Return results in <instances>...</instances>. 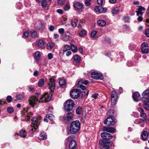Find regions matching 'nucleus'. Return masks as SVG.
<instances>
[{"label": "nucleus", "mask_w": 149, "mask_h": 149, "mask_svg": "<svg viewBox=\"0 0 149 149\" xmlns=\"http://www.w3.org/2000/svg\"><path fill=\"white\" fill-rule=\"evenodd\" d=\"M19 135L22 137L25 138L26 136V132L25 130H21L19 132Z\"/></svg>", "instance_id": "24"}, {"label": "nucleus", "mask_w": 149, "mask_h": 149, "mask_svg": "<svg viewBox=\"0 0 149 149\" xmlns=\"http://www.w3.org/2000/svg\"><path fill=\"white\" fill-rule=\"evenodd\" d=\"M51 94L45 93L42 96L40 99L41 100H43L42 101H40L39 102H46L49 101L51 99Z\"/></svg>", "instance_id": "8"}, {"label": "nucleus", "mask_w": 149, "mask_h": 149, "mask_svg": "<svg viewBox=\"0 0 149 149\" xmlns=\"http://www.w3.org/2000/svg\"><path fill=\"white\" fill-rule=\"evenodd\" d=\"M119 11V9L118 8H115L112 10V14H116Z\"/></svg>", "instance_id": "41"}, {"label": "nucleus", "mask_w": 149, "mask_h": 149, "mask_svg": "<svg viewBox=\"0 0 149 149\" xmlns=\"http://www.w3.org/2000/svg\"><path fill=\"white\" fill-rule=\"evenodd\" d=\"M38 101L37 98L35 96H31L29 98V104L32 107H33L35 104H36Z\"/></svg>", "instance_id": "9"}, {"label": "nucleus", "mask_w": 149, "mask_h": 149, "mask_svg": "<svg viewBox=\"0 0 149 149\" xmlns=\"http://www.w3.org/2000/svg\"><path fill=\"white\" fill-rule=\"evenodd\" d=\"M97 23L98 24L101 26H104L106 24V22L102 19L99 20L97 21Z\"/></svg>", "instance_id": "25"}, {"label": "nucleus", "mask_w": 149, "mask_h": 149, "mask_svg": "<svg viewBox=\"0 0 149 149\" xmlns=\"http://www.w3.org/2000/svg\"><path fill=\"white\" fill-rule=\"evenodd\" d=\"M101 136L102 138L106 139H111L112 138V136L110 134L106 132H102L101 133Z\"/></svg>", "instance_id": "14"}, {"label": "nucleus", "mask_w": 149, "mask_h": 149, "mask_svg": "<svg viewBox=\"0 0 149 149\" xmlns=\"http://www.w3.org/2000/svg\"><path fill=\"white\" fill-rule=\"evenodd\" d=\"M80 124L78 120L73 121L71 123L70 129V132L72 134H75L80 129Z\"/></svg>", "instance_id": "1"}, {"label": "nucleus", "mask_w": 149, "mask_h": 149, "mask_svg": "<svg viewBox=\"0 0 149 149\" xmlns=\"http://www.w3.org/2000/svg\"><path fill=\"white\" fill-rule=\"evenodd\" d=\"M111 98H118L117 93L115 91H112L111 94Z\"/></svg>", "instance_id": "30"}, {"label": "nucleus", "mask_w": 149, "mask_h": 149, "mask_svg": "<svg viewBox=\"0 0 149 149\" xmlns=\"http://www.w3.org/2000/svg\"><path fill=\"white\" fill-rule=\"evenodd\" d=\"M77 20L76 19H74V20L72 21L71 22V24L72 26L74 28L76 27L77 26Z\"/></svg>", "instance_id": "34"}, {"label": "nucleus", "mask_w": 149, "mask_h": 149, "mask_svg": "<svg viewBox=\"0 0 149 149\" xmlns=\"http://www.w3.org/2000/svg\"><path fill=\"white\" fill-rule=\"evenodd\" d=\"M34 59L36 61H38L40 59V54L39 51H36L35 53V55L34 56Z\"/></svg>", "instance_id": "21"}, {"label": "nucleus", "mask_w": 149, "mask_h": 149, "mask_svg": "<svg viewBox=\"0 0 149 149\" xmlns=\"http://www.w3.org/2000/svg\"><path fill=\"white\" fill-rule=\"evenodd\" d=\"M27 109H24L22 111V115H26V118H25V120L26 121L29 120L30 119V118L32 116V113L31 112H30V113H26V114L25 113L27 112Z\"/></svg>", "instance_id": "11"}, {"label": "nucleus", "mask_w": 149, "mask_h": 149, "mask_svg": "<svg viewBox=\"0 0 149 149\" xmlns=\"http://www.w3.org/2000/svg\"><path fill=\"white\" fill-rule=\"evenodd\" d=\"M73 135L68 136L65 140L66 142L70 141L69 145V149H77V143L76 141L73 140Z\"/></svg>", "instance_id": "3"}, {"label": "nucleus", "mask_w": 149, "mask_h": 149, "mask_svg": "<svg viewBox=\"0 0 149 149\" xmlns=\"http://www.w3.org/2000/svg\"><path fill=\"white\" fill-rule=\"evenodd\" d=\"M132 97L134 100L136 101H138L140 99V95L138 92L134 93L132 95Z\"/></svg>", "instance_id": "19"}, {"label": "nucleus", "mask_w": 149, "mask_h": 149, "mask_svg": "<svg viewBox=\"0 0 149 149\" xmlns=\"http://www.w3.org/2000/svg\"><path fill=\"white\" fill-rule=\"evenodd\" d=\"M113 113V110H110L108 113V115L109 116H112Z\"/></svg>", "instance_id": "58"}, {"label": "nucleus", "mask_w": 149, "mask_h": 149, "mask_svg": "<svg viewBox=\"0 0 149 149\" xmlns=\"http://www.w3.org/2000/svg\"><path fill=\"white\" fill-rule=\"evenodd\" d=\"M46 117L49 118L50 120H53L54 118V115L51 113L47 114L46 115Z\"/></svg>", "instance_id": "31"}, {"label": "nucleus", "mask_w": 149, "mask_h": 149, "mask_svg": "<svg viewBox=\"0 0 149 149\" xmlns=\"http://www.w3.org/2000/svg\"><path fill=\"white\" fill-rule=\"evenodd\" d=\"M137 10L142 11V10H145V8L142 7L141 6H140L137 9Z\"/></svg>", "instance_id": "56"}, {"label": "nucleus", "mask_w": 149, "mask_h": 149, "mask_svg": "<svg viewBox=\"0 0 149 149\" xmlns=\"http://www.w3.org/2000/svg\"><path fill=\"white\" fill-rule=\"evenodd\" d=\"M6 100L8 102L10 103L12 100V97L10 95L8 96L7 97Z\"/></svg>", "instance_id": "54"}, {"label": "nucleus", "mask_w": 149, "mask_h": 149, "mask_svg": "<svg viewBox=\"0 0 149 149\" xmlns=\"http://www.w3.org/2000/svg\"><path fill=\"white\" fill-rule=\"evenodd\" d=\"M111 117H112V116H109V117L107 118L104 120V124H107V125L108 123H109V121H111Z\"/></svg>", "instance_id": "45"}, {"label": "nucleus", "mask_w": 149, "mask_h": 149, "mask_svg": "<svg viewBox=\"0 0 149 149\" xmlns=\"http://www.w3.org/2000/svg\"><path fill=\"white\" fill-rule=\"evenodd\" d=\"M109 143L107 142L103 146L102 149H109Z\"/></svg>", "instance_id": "49"}, {"label": "nucleus", "mask_w": 149, "mask_h": 149, "mask_svg": "<svg viewBox=\"0 0 149 149\" xmlns=\"http://www.w3.org/2000/svg\"><path fill=\"white\" fill-rule=\"evenodd\" d=\"M92 77L96 80L102 79L103 76L101 73L96 72H93L91 74Z\"/></svg>", "instance_id": "7"}, {"label": "nucleus", "mask_w": 149, "mask_h": 149, "mask_svg": "<svg viewBox=\"0 0 149 149\" xmlns=\"http://www.w3.org/2000/svg\"><path fill=\"white\" fill-rule=\"evenodd\" d=\"M74 7L77 11L84 9L83 4L79 2H77L74 3Z\"/></svg>", "instance_id": "13"}, {"label": "nucleus", "mask_w": 149, "mask_h": 149, "mask_svg": "<svg viewBox=\"0 0 149 149\" xmlns=\"http://www.w3.org/2000/svg\"><path fill=\"white\" fill-rule=\"evenodd\" d=\"M42 6L43 8L46 7L47 5L46 1L45 0H42Z\"/></svg>", "instance_id": "43"}, {"label": "nucleus", "mask_w": 149, "mask_h": 149, "mask_svg": "<svg viewBox=\"0 0 149 149\" xmlns=\"http://www.w3.org/2000/svg\"><path fill=\"white\" fill-rule=\"evenodd\" d=\"M44 80L43 79H40L38 82V86L40 87H42L44 85Z\"/></svg>", "instance_id": "35"}, {"label": "nucleus", "mask_w": 149, "mask_h": 149, "mask_svg": "<svg viewBox=\"0 0 149 149\" xmlns=\"http://www.w3.org/2000/svg\"><path fill=\"white\" fill-rule=\"evenodd\" d=\"M87 34L86 31L84 29L81 31L79 33V36L81 37H83Z\"/></svg>", "instance_id": "27"}, {"label": "nucleus", "mask_w": 149, "mask_h": 149, "mask_svg": "<svg viewBox=\"0 0 149 149\" xmlns=\"http://www.w3.org/2000/svg\"><path fill=\"white\" fill-rule=\"evenodd\" d=\"M54 27L53 26L51 25L49 26V30L51 31H53L54 30Z\"/></svg>", "instance_id": "63"}, {"label": "nucleus", "mask_w": 149, "mask_h": 149, "mask_svg": "<svg viewBox=\"0 0 149 149\" xmlns=\"http://www.w3.org/2000/svg\"><path fill=\"white\" fill-rule=\"evenodd\" d=\"M91 0H86L85 3L87 6H89L91 4Z\"/></svg>", "instance_id": "50"}, {"label": "nucleus", "mask_w": 149, "mask_h": 149, "mask_svg": "<svg viewBox=\"0 0 149 149\" xmlns=\"http://www.w3.org/2000/svg\"><path fill=\"white\" fill-rule=\"evenodd\" d=\"M47 56L48 59L49 60L51 59L53 57V55L51 53H49L48 54Z\"/></svg>", "instance_id": "60"}, {"label": "nucleus", "mask_w": 149, "mask_h": 149, "mask_svg": "<svg viewBox=\"0 0 149 149\" xmlns=\"http://www.w3.org/2000/svg\"><path fill=\"white\" fill-rule=\"evenodd\" d=\"M32 121V126H31V127H32V128L31 130L33 132H34L36 131V130L38 127V126L40 124V121L36 117L33 118Z\"/></svg>", "instance_id": "4"}, {"label": "nucleus", "mask_w": 149, "mask_h": 149, "mask_svg": "<svg viewBox=\"0 0 149 149\" xmlns=\"http://www.w3.org/2000/svg\"><path fill=\"white\" fill-rule=\"evenodd\" d=\"M143 101L145 109L146 110H149V102Z\"/></svg>", "instance_id": "32"}, {"label": "nucleus", "mask_w": 149, "mask_h": 149, "mask_svg": "<svg viewBox=\"0 0 149 149\" xmlns=\"http://www.w3.org/2000/svg\"><path fill=\"white\" fill-rule=\"evenodd\" d=\"M148 131H145L142 133L141 135V139L143 141H147L148 139Z\"/></svg>", "instance_id": "18"}, {"label": "nucleus", "mask_w": 149, "mask_h": 149, "mask_svg": "<svg viewBox=\"0 0 149 149\" xmlns=\"http://www.w3.org/2000/svg\"><path fill=\"white\" fill-rule=\"evenodd\" d=\"M106 143L105 141L103 139L99 141V143L101 146H104Z\"/></svg>", "instance_id": "55"}, {"label": "nucleus", "mask_w": 149, "mask_h": 149, "mask_svg": "<svg viewBox=\"0 0 149 149\" xmlns=\"http://www.w3.org/2000/svg\"><path fill=\"white\" fill-rule=\"evenodd\" d=\"M118 99L117 98H111V104L112 106H114L116 104Z\"/></svg>", "instance_id": "33"}, {"label": "nucleus", "mask_w": 149, "mask_h": 149, "mask_svg": "<svg viewBox=\"0 0 149 149\" xmlns=\"http://www.w3.org/2000/svg\"><path fill=\"white\" fill-rule=\"evenodd\" d=\"M145 22L146 24L149 26V18L146 19Z\"/></svg>", "instance_id": "64"}, {"label": "nucleus", "mask_w": 149, "mask_h": 149, "mask_svg": "<svg viewBox=\"0 0 149 149\" xmlns=\"http://www.w3.org/2000/svg\"><path fill=\"white\" fill-rule=\"evenodd\" d=\"M80 91L77 89H74L71 90L70 94L71 97L74 99L78 98L80 95Z\"/></svg>", "instance_id": "5"}, {"label": "nucleus", "mask_w": 149, "mask_h": 149, "mask_svg": "<svg viewBox=\"0 0 149 149\" xmlns=\"http://www.w3.org/2000/svg\"><path fill=\"white\" fill-rule=\"evenodd\" d=\"M29 32L28 31H26L25 32L23 33V38L27 37L29 35Z\"/></svg>", "instance_id": "52"}, {"label": "nucleus", "mask_w": 149, "mask_h": 149, "mask_svg": "<svg viewBox=\"0 0 149 149\" xmlns=\"http://www.w3.org/2000/svg\"><path fill=\"white\" fill-rule=\"evenodd\" d=\"M140 113V117L146 120L147 118V116L146 113H145L144 110L141 108L140 107L138 109Z\"/></svg>", "instance_id": "16"}, {"label": "nucleus", "mask_w": 149, "mask_h": 149, "mask_svg": "<svg viewBox=\"0 0 149 149\" xmlns=\"http://www.w3.org/2000/svg\"><path fill=\"white\" fill-rule=\"evenodd\" d=\"M59 84L61 87L64 88L66 85L65 80L63 79H60L59 82Z\"/></svg>", "instance_id": "26"}, {"label": "nucleus", "mask_w": 149, "mask_h": 149, "mask_svg": "<svg viewBox=\"0 0 149 149\" xmlns=\"http://www.w3.org/2000/svg\"><path fill=\"white\" fill-rule=\"evenodd\" d=\"M97 31H92L91 33V36L92 37H94L97 33Z\"/></svg>", "instance_id": "53"}, {"label": "nucleus", "mask_w": 149, "mask_h": 149, "mask_svg": "<svg viewBox=\"0 0 149 149\" xmlns=\"http://www.w3.org/2000/svg\"><path fill=\"white\" fill-rule=\"evenodd\" d=\"M145 120L143 118H139L136 120L134 121V123L136 124H140L141 127H143L144 125V121Z\"/></svg>", "instance_id": "20"}, {"label": "nucleus", "mask_w": 149, "mask_h": 149, "mask_svg": "<svg viewBox=\"0 0 149 149\" xmlns=\"http://www.w3.org/2000/svg\"><path fill=\"white\" fill-rule=\"evenodd\" d=\"M70 47L69 45H66L64 47L63 51L64 52H66L67 51L70 50Z\"/></svg>", "instance_id": "38"}, {"label": "nucleus", "mask_w": 149, "mask_h": 149, "mask_svg": "<svg viewBox=\"0 0 149 149\" xmlns=\"http://www.w3.org/2000/svg\"><path fill=\"white\" fill-rule=\"evenodd\" d=\"M64 9L66 11L68 10L70 8V6L69 3H67L65 4L63 7Z\"/></svg>", "instance_id": "42"}, {"label": "nucleus", "mask_w": 149, "mask_h": 149, "mask_svg": "<svg viewBox=\"0 0 149 149\" xmlns=\"http://www.w3.org/2000/svg\"><path fill=\"white\" fill-rule=\"evenodd\" d=\"M71 48L72 50L74 52H76L77 51V47L75 46L74 45L72 44L71 45Z\"/></svg>", "instance_id": "36"}, {"label": "nucleus", "mask_w": 149, "mask_h": 149, "mask_svg": "<svg viewBox=\"0 0 149 149\" xmlns=\"http://www.w3.org/2000/svg\"><path fill=\"white\" fill-rule=\"evenodd\" d=\"M143 101L149 102V89H147L142 93Z\"/></svg>", "instance_id": "12"}, {"label": "nucleus", "mask_w": 149, "mask_h": 149, "mask_svg": "<svg viewBox=\"0 0 149 149\" xmlns=\"http://www.w3.org/2000/svg\"><path fill=\"white\" fill-rule=\"evenodd\" d=\"M74 59L76 63H78L80 61V58L78 55H75L74 57Z\"/></svg>", "instance_id": "37"}, {"label": "nucleus", "mask_w": 149, "mask_h": 149, "mask_svg": "<svg viewBox=\"0 0 149 149\" xmlns=\"http://www.w3.org/2000/svg\"><path fill=\"white\" fill-rule=\"evenodd\" d=\"M102 130L103 131H106L112 133L115 132V129L112 127H104L102 128Z\"/></svg>", "instance_id": "17"}, {"label": "nucleus", "mask_w": 149, "mask_h": 149, "mask_svg": "<svg viewBox=\"0 0 149 149\" xmlns=\"http://www.w3.org/2000/svg\"><path fill=\"white\" fill-rule=\"evenodd\" d=\"M58 31L59 33L62 34L64 32V29L63 28H60L58 29Z\"/></svg>", "instance_id": "59"}, {"label": "nucleus", "mask_w": 149, "mask_h": 149, "mask_svg": "<svg viewBox=\"0 0 149 149\" xmlns=\"http://www.w3.org/2000/svg\"><path fill=\"white\" fill-rule=\"evenodd\" d=\"M66 33L67 34H69L70 35L73 36L75 35V32L74 31H73L71 32H70V30H67L65 31Z\"/></svg>", "instance_id": "47"}, {"label": "nucleus", "mask_w": 149, "mask_h": 149, "mask_svg": "<svg viewBox=\"0 0 149 149\" xmlns=\"http://www.w3.org/2000/svg\"><path fill=\"white\" fill-rule=\"evenodd\" d=\"M65 0H58V3L59 5H62L65 2Z\"/></svg>", "instance_id": "61"}, {"label": "nucleus", "mask_w": 149, "mask_h": 149, "mask_svg": "<svg viewBox=\"0 0 149 149\" xmlns=\"http://www.w3.org/2000/svg\"><path fill=\"white\" fill-rule=\"evenodd\" d=\"M75 105L74 102L71 99L66 101L64 104V107L65 111L70 112L72 111L73 107Z\"/></svg>", "instance_id": "2"}, {"label": "nucleus", "mask_w": 149, "mask_h": 149, "mask_svg": "<svg viewBox=\"0 0 149 149\" xmlns=\"http://www.w3.org/2000/svg\"><path fill=\"white\" fill-rule=\"evenodd\" d=\"M145 35L147 37H149V29H147L145 31Z\"/></svg>", "instance_id": "62"}, {"label": "nucleus", "mask_w": 149, "mask_h": 149, "mask_svg": "<svg viewBox=\"0 0 149 149\" xmlns=\"http://www.w3.org/2000/svg\"><path fill=\"white\" fill-rule=\"evenodd\" d=\"M82 108L81 107H78L76 109V113L78 114H80L81 112Z\"/></svg>", "instance_id": "40"}, {"label": "nucleus", "mask_w": 149, "mask_h": 149, "mask_svg": "<svg viewBox=\"0 0 149 149\" xmlns=\"http://www.w3.org/2000/svg\"><path fill=\"white\" fill-rule=\"evenodd\" d=\"M40 139L45 140L47 139V136L45 132H41L40 133Z\"/></svg>", "instance_id": "23"}, {"label": "nucleus", "mask_w": 149, "mask_h": 149, "mask_svg": "<svg viewBox=\"0 0 149 149\" xmlns=\"http://www.w3.org/2000/svg\"><path fill=\"white\" fill-rule=\"evenodd\" d=\"M55 80L52 78H50L49 79V83H48L49 88L53 92L55 88Z\"/></svg>", "instance_id": "10"}, {"label": "nucleus", "mask_w": 149, "mask_h": 149, "mask_svg": "<svg viewBox=\"0 0 149 149\" xmlns=\"http://www.w3.org/2000/svg\"><path fill=\"white\" fill-rule=\"evenodd\" d=\"M24 96L23 94H19L17 96L16 98L17 100H21L24 98Z\"/></svg>", "instance_id": "39"}, {"label": "nucleus", "mask_w": 149, "mask_h": 149, "mask_svg": "<svg viewBox=\"0 0 149 149\" xmlns=\"http://www.w3.org/2000/svg\"><path fill=\"white\" fill-rule=\"evenodd\" d=\"M66 114H65L64 116V119L65 121H69L70 120H72L74 117V115L71 111L67 112Z\"/></svg>", "instance_id": "6"}, {"label": "nucleus", "mask_w": 149, "mask_h": 149, "mask_svg": "<svg viewBox=\"0 0 149 149\" xmlns=\"http://www.w3.org/2000/svg\"><path fill=\"white\" fill-rule=\"evenodd\" d=\"M116 123V121L114 119V117L112 116L111 117V121L108 123L107 125H113Z\"/></svg>", "instance_id": "29"}, {"label": "nucleus", "mask_w": 149, "mask_h": 149, "mask_svg": "<svg viewBox=\"0 0 149 149\" xmlns=\"http://www.w3.org/2000/svg\"><path fill=\"white\" fill-rule=\"evenodd\" d=\"M45 41L42 40H40L38 41V45L40 48L43 49L44 48Z\"/></svg>", "instance_id": "22"}, {"label": "nucleus", "mask_w": 149, "mask_h": 149, "mask_svg": "<svg viewBox=\"0 0 149 149\" xmlns=\"http://www.w3.org/2000/svg\"><path fill=\"white\" fill-rule=\"evenodd\" d=\"M95 10L96 12H97L100 13L102 12V11L101 10V7H99V6H96L95 7Z\"/></svg>", "instance_id": "44"}, {"label": "nucleus", "mask_w": 149, "mask_h": 149, "mask_svg": "<svg viewBox=\"0 0 149 149\" xmlns=\"http://www.w3.org/2000/svg\"><path fill=\"white\" fill-rule=\"evenodd\" d=\"M31 37L33 38H36L38 36L37 32L34 30H32L31 31Z\"/></svg>", "instance_id": "28"}, {"label": "nucleus", "mask_w": 149, "mask_h": 149, "mask_svg": "<svg viewBox=\"0 0 149 149\" xmlns=\"http://www.w3.org/2000/svg\"><path fill=\"white\" fill-rule=\"evenodd\" d=\"M136 47V45L133 44H130L129 45V48L130 49L132 50L133 49H135Z\"/></svg>", "instance_id": "51"}, {"label": "nucleus", "mask_w": 149, "mask_h": 149, "mask_svg": "<svg viewBox=\"0 0 149 149\" xmlns=\"http://www.w3.org/2000/svg\"><path fill=\"white\" fill-rule=\"evenodd\" d=\"M141 49L143 53H147L148 52V48L147 44L146 42L143 43L141 45Z\"/></svg>", "instance_id": "15"}, {"label": "nucleus", "mask_w": 149, "mask_h": 149, "mask_svg": "<svg viewBox=\"0 0 149 149\" xmlns=\"http://www.w3.org/2000/svg\"><path fill=\"white\" fill-rule=\"evenodd\" d=\"M54 44L51 42L48 43L47 45V48L49 49H51L54 47Z\"/></svg>", "instance_id": "46"}, {"label": "nucleus", "mask_w": 149, "mask_h": 149, "mask_svg": "<svg viewBox=\"0 0 149 149\" xmlns=\"http://www.w3.org/2000/svg\"><path fill=\"white\" fill-rule=\"evenodd\" d=\"M7 111L8 113H11L13 112L14 109L12 107H8L7 109Z\"/></svg>", "instance_id": "48"}, {"label": "nucleus", "mask_w": 149, "mask_h": 149, "mask_svg": "<svg viewBox=\"0 0 149 149\" xmlns=\"http://www.w3.org/2000/svg\"><path fill=\"white\" fill-rule=\"evenodd\" d=\"M136 15L138 16H142L143 15V13L141 11L137 10L136 11Z\"/></svg>", "instance_id": "57"}]
</instances>
